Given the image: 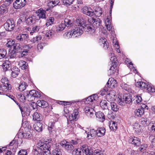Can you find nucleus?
I'll return each instance as SVG.
<instances>
[{
    "mask_svg": "<svg viewBox=\"0 0 155 155\" xmlns=\"http://www.w3.org/2000/svg\"><path fill=\"white\" fill-rule=\"evenodd\" d=\"M60 145L63 147L68 150H73L74 148L71 143L66 140L61 141L60 143Z\"/></svg>",
    "mask_w": 155,
    "mask_h": 155,
    "instance_id": "obj_9",
    "label": "nucleus"
},
{
    "mask_svg": "<svg viewBox=\"0 0 155 155\" xmlns=\"http://www.w3.org/2000/svg\"><path fill=\"white\" fill-rule=\"evenodd\" d=\"M33 120L35 121L40 120V118L39 114L37 112H35L33 115Z\"/></svg>",
    "mask_w": 155,
    "mask_h": 155,
    "instance_id": "obj_43",
    "label": "nucleus"
},
{
    "mask_svg": "<svg viewBox=\"0 0 155 155\" xmlns=\"http://www.w3.org/2000/svg\"><path fill=\"white\" fill-rule=\"evenodd\" d=\"M54 18L53 17H51L49 18L47 20L46 25L47 26H48L53 24L54 21Z\"/></svg>",
    "mask_w": 155,
    "mask_h": 155,
    "instance_id": "obj_41",
    "label": "nucleus"
},
{
    "mask_svg": "<svg viewBox=\"0 0 155 155\" xmlns=\"http://www.w3.org/2000/svg\"><path fill=\"white\" fill-rule=\"evenodd\" d=\"M21 47L22 48V50H24V51L28 50L31 48L32 46L30 44H21Z\"/></svg>",
    "mask_w": 155,
    "mask_h": 155,
    "instance_id": "obj_42",
    "label": "nucleus"
},
{
    "mask_svg": "<svg viewBox=\"0 0 155 155\" xmlns=\"http://www.w3.org/2000/svg\"><path fill=\"white\" fill-rule=\"evenodd\" d=\"M36 14L39 19H44L45 18L46 12L41 8L37 11Z\"/></svg>",
    "mask_w": 155,
    "mask_h": 155,
    "instance_id": "obj_16",
    "label": "nucleus"
},
{
    "mask_svg": "<svg viewBox=\"0 0 155 155\" xmlns=\"http://www.w3.org/2000/svg\"><path fill=\"white\" fill-rule=\"evenodd\" d=\"M78 112L77 110H74L72 114L73 116V118L74 119V120L76 121L77 120L78 116Z\"/></svg>",
    "mask_w": 155,
    "mask_h": 155,
    "instance_id": "obj_53",
    "label": "nucleus"
},
{
    "mask_svg": "<svg viewBox=\"0 0 155 155\" xmlns=\"http://www.w3.org/2000/svg\"><path fill=\"white\" fill-rule=\"evenodd\" d=\"M113 41L114 43L115 47L117 49V51L118 53H120V49H119L120 47L119 46L118 42L116 41V40H113Z\"/></svg>",
    "mask_w": 155,
    "mask_h": 155,
    "instance_id": "obj_59",
    "label": "nucleus"
},
{
    "mask_svg": "<svg viewBox=\"0 0 155 155\" xmlns=\"http://www.w3.org/2000/svg\"><path fill=\"white\" fill-rule=\"evenodd\" d=\"M51 145L49 143H45L40 141H39L37 144L38 147L42 152L43 150H48L50 151Z\"/></svg>",
    "mask_w": 155,
    "mask_h": 155,
    "instance_id": "obj_4",
    "label": "nucleus"
},
{
    "mask_svg": "<svg viewBox=\"0 0 155 155\" xmlns=\"http://www.w3.org/2000/svg\"><path fill=\"white\" fill-rule=\"evenodd\" d=\"M146 107H147V106L144 105L142 107L134 111L135 115L137 117H141L142 115L144 114V108H145Z\"/></svg>",
    "mask_w": 155,
    "mask_h": 155,
    "instance_id": "obj_17",
    "label": "nucleus"
},
{
    "mask_svg": "<svg viewBox=\"0 0 155 155\" xmlns=\"http://www.w3.org/2000/svg\"><path fill=\"white\" fill-rule=\"evenodd\" d=\"M140 122L142 124L146 126L147 125V119L145 118H142L140 120Z\"/></svg>",
    "mask_w": 155,
    "mask_h": 155,
    "instance_id": "obj_57",
    "label": "nucleus"
},
{
    "mask_svg": "<svg viewBox=\"0 0 155 155\" xmlns=\"http://www.w3.org/2000/svg\"><path fill=\"white\" fill-rule=\"evenodd\" d=\"M13 50L15 51L20 52L22 50V48L21 45L19 43H16L13 45Z\"/></svg>",
    "mask_w": 155,
    "mask_h": 155,
    "instance_id": "obj_36",
    "label": "nucleus"
},
{
    "mask_svg": "<svg viewBox=\"0 0 155 155\" xmlns=\"http://www.w3.org/2000/svg\"><path fill=\"white\" fill-rule=\"evenodd\" d=\"M64 37L67 39H68L70 38L73 37V35H72V33L71 32L68 31L66 32L64 34Z\"/></svg>",
    "mask_w": 155,
    "mask_h": 155,
    "instance_id": "obj_55",
    "label": "nucleus"
},
{
    "mask_svg": "<svg viewBox=\"0 0 155 155\" xmlns=\"http://www.w3.org/2000/svg\"><path fill=\"white\" fill-rule=\"evenodd\" d=\"M26 3V0H16L13 3V6L16 9H19L24 7Z\"/></svg>",
    "mask_w": 155,
    "mask_h": 155,
    "instance_id": "obj_6",
    "label": "nucleus"
},
{
    "mask_svg": "<svg viewBox=\"0 0 155 155\" xmlns=\"http://www.w3.org/2000/svg\"><path fill=\"white\" fill-rule=\"evenodd\" d=\"M7 6L4 4L0 6V14H2L4 13L7 12L8 8Z\"/></svg>",
    "mask_w": 155,
    "mask_h": 155,
    "instance_id": "obj_30",
    "label": "nucleus"
},
{
    "mask_svg": "<svg viewBox=\"0 0 155 155\" xmlns=\"http://www.w3.org/2000/svg\"><path fill=\"white\" fill-rule=\"evenodd\" d=\"M7 54V52L4 49L0 50V59L4 58Z\"/></svg>",
    "mask_w": 155,
    "mask_h": 155,
    "instance_id": "obj_51",
    "label": "nucleus"
},
{
    "mask_svg": "<svg viewBox=\"0 0 155 155\" xmlns=\"http://www.w3.org/2000/svg\"><path fill=\"white\" fill-rule=\"evenodd\" d=\"M2 66L5 71L9 70L11 68V63L9 61L6 60L3 64Z\"/></svg>",
    "mask_w": 155,
    "mask_h": 155,
    "instance_id": "obj_21",
    "label": "nucleus"
},
{
    "mask_svg": "<svg viewBox=\"0 0 155 155\" xmlns=\"http://www.w3.org/2000/svg\"><path fill=\"white\" fill-rule=\"evenodd\" d=\"M106 85L108 87L112 89L117 86L116 81L113 78H110L107 83Z\"/></svg>",
    "mask_w": 155,
    "mask_h": 155,
    "instance_id": "obj_13",
    "label": "nucleus"
},
{
    "mask_svg": "<svg viewBox=\"0 0 155 155\" xmlns=\"http://www.w3.org/2000/svg\"><path fill=\"white\" fill-rule=\"evenodd\" d=\"M28 86L27 84L24 81H21L19 86L18 89L19 91H24Z\"/></svg>",
    "mask_w": 155,
    "mask_h": 155,
    "instance_id": "obj_29",
    "label": "nucleus"
},
{
    "mask_svg": "<svg viewBox=\"0 0 155 155\" xmlns=\"http://www.w3.org/2000/svg\"><path fill=\"white\" fill-rule=\"evenodd\" d=\"M107 102L105 100H102L100 103V105L103 110H107L108 108L107 105Z\"/></svg>",
    "mask_w": 155,
    "mask_h": 155,
    "instance_id": "obj_35",
    "label": "nucleus"
},
{
    "mask_svg": "<svg viewBox=\"0 0 155 155\" xmlns=\"http://www.w3.org/2000/svg\"><path fill=\"white\" fill-rule=\"evenodd\" d=\"M59 1V0H52L48 3V5L50 8L53 7L58 4Z\"/></svg>",
    "mask_w": 155,
    "mask_h": 155,
    "instance_id": "obj_31",
    "label": "nucleus"
},
{
    "mask_svg": "<svg viewBox=\"0 0 155 155\" xmlns=\"http://www.w3.org/2000/svg\"><path fill=\"white\" fill-rule=\"evenodd\" d=\"M93 155H104L101 151L99 150H96L94 151L93 153Z\"/></svg>",
    "mask_w": 155,
    "mask_h": 155,
    "instance_id": "obj_64",
    "label": "nucleus"
},
{
    "mask_svg": "<svg viewBox=\"0 0 155 155\" xmlns=\"http://www.w3.org/2000/svg\"><path fill=\"white\" fill-rule=\"evenodd\" d=\"M45 127V125L42 123L37 122L36 124L34 125V128L35 130L38 132H41L42 130V129Z\"/></svg>",
    "mask_w": 155,
    "mask_h": 155,
    "instance_id": "obj_19",
    "label": "nucleus"
},
{
    "mask_svg": "<svg viewBox=\"0 0 155 155\" xmlns=\"http://www.w3.org/2000/svg\"><path fill=\"white\" fill-rule=\"evenodd\" d=\"M109 127L111 130H116L117 128V124L115 122L113 121L110 124Z\"/></svg>",
    "mask_w": 155,
    "mask_h": 155,
    "instance_id": "obj_45",
    "label": "nucleus"
},
{
    "mask_svg": "<svg viewBox=\"0 0 155 155\" xmlns=\"http://www.w3.org/2000/svg\"><path fill=\"white\" fill-rule=\"evenodd\" d=\"M99 42L100 45L103 46L104 49L105 50L107 49L109 46V43L107 41V40L105 38H100Z\"/></svg>",
    "mask_w": 155,
    "mask_h": 155,
    "instance_id": "obj_14",
    "label": "nucleus"
},
{
    "mask_svg": "<svg viewBox=\"0 0 155 155\" xmlns=\"http://www.w3.org/2000/svg\"><path fill=\"white\" fill-rule=\"evenodd\" d=\"M64 22V24L66 27H70L73 25V20L70 17H67L65 18Z\"/></svg>",
    "mask_w": 155,
    "mask_h": 155,
    "instance_id": "obj_18",
    "label": "nucleus"
},
{
    "mask_svg": "<svg viewBox=\"0 0 155 155\" xmlns=\"http://www.w3.org/2000/svg\"><path fill=\"white\" fill-rule=\"evenodd\" d=\"M16 70L12 71V76L14 78H16L18 75V73L19 72V70L18 68H15Z\"/></svg>",
    "mask_w": 155,
    "mask_h": 155,
    "instance_id": "obj_56",
    "label": "nucleus"
},
{
    "mask_svg": "<svg viewBox=\"0 0 155 155\" xmlns=\"http://www.w3.org/2000/svg\"><path fill=\"white\" fill-rule=\"evenodd\" d=\"M120 85L122 89L125 90H128L130 88V86L124 82H122L121 83Z\"/></svg>",
    "mask_w": 155,
    "mask_h": 155,
    "instance_id": "obj_49",
    "label": "nucleus"
},
{
    "mask_svg": "<svg viewBox=\"0 0 155 155\" xmlns=\"http://www.w3.org/2000/svg\"><path fill=\"white\" fill-rule=\"evenodd\" d=\"M90 20L91 23L93 25H89V26L92 27L94 30L95 29L93 26H94L95 27H98L100 26L101 24L100 20L99 18L96 20V19L93 18H91Z\"/></svg>",
    "mask_w": 155,
    "mask_h": 155,
    "instance_id": "obj_15",
    "label": "nucleus"
},
{
    "mask_svg": "<svg viewBox=\"0 0 155 155\" xmlns=\"http://www.w3.org/2000/svg\"><path fill=\"white\" fill-rule=\"evenodd\" d=\"M16 56V51L14 50H13L9 54V57L10 58H15Z\"/></svg>",
    "mask_w": 155,
    "mask_h": 155,
    "instance_id": "obj_50",
    "label": "nucleus"
},
{
    "mask_svg": "<svg viewBox=\"0 0 155 155\" xmlns=\"http://www.w3.org/2000/svg\"><path fill=\"white\" fill-rule=\"evenodd\" d=\"M116 93L114 91H111L107 96V98L110 101L114 100L115 99Z\"/></svg>",
    "mask_w": 155,
    "mask_h": 155,
    "instance_id": "obj_23",
    "label": "nucleus"
},
{
    "mask_svg": "<svg viewBox=\"0 0 155 155\" xmlns=\"http://www.w3.org/2000/svg\"><path fill=\"white\" fill-rule=\"evenodd\" d=\"M19 64L21 67V69L23 70H25L27 68V66H28L27 63L23 61H20Z\"/></svg>",
    "mask_w": 155,
    "mask_h": 155,
    "instance_id": "obj_39",
    "label": "nucleus"
},
{
    "mask_svg": "<svg viewBox=\"0 0 155 155\" xmlns=\"http://www.w3.org/2000/svg\"><path fill=\"white\" fill-rule=\"evenodd\" d=\"M106 130L104 127H99L96 131V135L98 137L104 136Z\"/></svg>",
    "mask_w": 155,
    "mask_h": 155,
    "instance_id": "obj_20",
    "label": "nucleus"
},
{
    "mask_svg": "<svg viewBox=\"0 0 155 155\" xmlns=\"http://www.w3.org/2000/svg\"><path fill=\"white\" fill-rule=\"evenodd\" d=\"M1 81L2 83L4 84H9V81L6 78H3L1 80Z\"/></svg>",
    "mask_w": 155,
    "mask_h": 155,
    "instance_id": "obj_60",
    "label": "nucleus"
},
{
    "mask_svg": "<svg viewBox=\"0 0 155 155\" xmlns=\"http://www.w3.org/2000/svg\"><path fill=\"white\" fill-rule=\"evenodd\" d=\"M33 153L34 155H41L42 152L41 150L37 147L36 148L33 150Z\"/></svg>",
    "mask_w": 155,
    "mask_h": 155,
    "instance_id": "obj_47",
    "label": "nucleus"
},
{
    "mask_svg": "<svg viewBox=\"0 0 155 155\" xmlns=\"http://www.w3.org/2000/svg\"><path fill=\"white\" fill-rule=\"evenodd\" d=\"M54 32L52 30H50L46 32L45 34V36L47 37V38H50L51 36L54 34Z\"/></svg>",
    "mask_w": 155,
    "mask_h": 155,
    "instance_id": "obj_54",
    "label": "nucleus"
},
{
    "mask_svg": "<svg viewBox=\"0 0 155 155\" xmlns=\"http://www.w3.org/2000/svg\"><path fill=\"white\" fill-rule=\"evenodd\" d=\"M80 19L77 20L76 26L71 31L73 38H74L78 36L81 35L83 32V29L86 32H89L90 33L93 34L95 32V30L92 27L88 25L82 24L80 21Z\"/></svg>",
    "mask_w": 155,
    "mask_h": 155,
    "instance_id": "obj_1",
    "label": "nucleus"
},
{
    "mask_svg": "<svg viewBox=\"0 0 155 155\" xmlns=\"http://www.w3.org/2000/svg\"><path fill=\"white\" fill-rule=\"evenodd\" d=\"M35 17L33 16L29 17L26 19V23L28 25H31L35 22Z\"/></svg>",
    "mask_w": 155,
    "mask_h": 155,
    "instance_id": "obj_38",
    "label": "nucleus"
},
{
    "mask_svg": "<svg viewBox=\"0 0 155 155\" xmlns=\"http://www.w3.org/2000/svg\"><path fill=\"white\" fill-rule=\"evenodd\" d=\"M82 151L86 155H93V151L91 147L86 145L82 146Z\"/></svg>",
    "mask_w": 155,
    "mask_h": 155,
    "instance_id": "obj_8",
    "label": "nucleus"
},
{
    "mask_svg": "<svg viewBox=\"0 0 155 155\" xmlns=\"http://www.w3.org/2000/svg\"><path fill=\"white\" fill-rule=\"evenodd\" d=\"M110 103L112 110L115 112H116L118 110L119 108L116 103L113 101L110 102Z\"/></svg>",
    "mask_w": 155,
    "mask_h": 155,
    "instance_id": "obj_32",
    "label": "nucleus"
},
{
    "mask_svg": "<svg viewBox=\"0 0 155 155\" xmlns=\"http://www.w3.org/2000/svg\"><path fill=\"white\" fill-rule=\"evenodd\" d=\"M93 96H91L86 98V101L87 102V103L89 104L90 102H93L94 100H93V97H92Z\"/></svg>",
    "mask_w": 155,
    "mask_h": 155,
    "instance_id": "obj_62",
    "label": "nucleus"
},
{
    "mask_svg": "<svg viewBox=\"0 0 155 155\" xmlns=\"http://www.w3.org/2000/svg\"><path fill=\"white\" fill-rule=\"evenodd\" d=\"M32 103H33L32 105L33 109L35 108L34 107V105H35V106L36 107V104L39 107L43 108L46 107L48 105V103L44 100H39L37 101L36 104L34 102H32Z\"/></svg>",
    "mask_w": 155,
    "mask_h": 155,
    "instance_id": "obj_10",
    "label": "nucleus"
},
{
    "mask_svg": "<svg viewBox=\"0 0 155 155\" xmlns=\"http://www.w3.org/2000/svg\"><path fill=\"white\" fill-rule=\"evenodd\" d=\"M129 142L135 146H139L141 144L140 140L135 137L130 138L129 140Z\"/></svg>",
    "mask_w": 155,
    "mask_h": 155,
    "instance_id": "obj_12",
    "label": "nucleus"
},
{
    "mask_svg": "<svg viewBox=\"0 0 155 155\" xmlns=\"http://www.w3.org/2000/svg\"><path fill=\"white\" fill-rule=\"evenodd\" d=\"M4 28L7 31H11L15 28V22L12 19L8 20L4 24Z\"/></svg>",
    "mask_w": 155,
    "mask_h": 155,
    "instance_id": "obj_3",
    "label": "nucleus"
},
{
    "mask_svg": "<svg viewBox=\"0 0 155 155\" xmlns=\"http://www.w3.org/2000/svg\"><path fill=\"white\" fill-rule=\"evenodd\" d=\"M23 137L25 138L29 139L31 137V134L30 132L28 131L26 133H21Z\"/></svg>",
    "mask_w": 155,
    "mask_h": 155,
    "instance_id": "obj_48",
    "label": "nucleus"
},
{
    "mask_svg": "<svg viewBox=\"0 0 155 155\" xmlns=\"http://www.w3.org/2000/svg\"><path fill=\"white\" fill-rule=\"evenodd\" d=\"M42 37L41 35H38L35 37L31 38L30 42L33 43H38L41 39Z\"/></svg>",
    "mask_w": 155,
    "mask_h": 155,
    "instance_id": "obj_27",
    "label": "nucleus"
},
{
    "mask_svg": "<svg viewBox=\"0 0 155 155\" xmlns=\"http://www.w3.org/2000/svg\"><path fill=\"white\" fill-rule=\"evenodd\" d=\"M17 97L19 101L22 102H24L26 99H27L26 96L25 94L24 93V94H18L17 95Z\"/></svg>",
    "mask_w": 155,
    "mask_h": 155,
    "instance_id": "obj_33",
    "label": "nucleus"
},
{
    "mask_svg": "<svg viewBox=\"0 0 155 155\" xmlns=\"http://www.w3.org/2000/svg\"><path fill=\"white\" fill-rule=\"evenodd\" d=\"M41 27L40 26H34L33 27L31 31L30 32V34L33 35L34 33L38 32L41 31Z\"/></svg>",
    "mask_w": 155,
    "mask_h": 155,
    "instance_id": "obj_25",
    "label": "nucleus"
},
{
    "mask_svg": "<svg viewBox=\"0 0 155 155\" xmlns=\"http://www.w3.org/2000/svg\"><path fill=\"white\" fill-rule=\"evenodd\" d=\"M109 56L110 57V60L112 62V64H116L117 59L116 57L114 56V54L113 53H110L109 54Z\"/></svg>",
    "mask_w": 155,
    "mask_h": 155,
    "instance_id": "obj_37",
    "label": "nucleus"
},
{
    "mask_svg": "<svg viewBox=\"0 0 155 155\" xmlns=\"http://www.w3.org/2000/svg\"><path fill=\"white\" fill-rule=\"evenodd\" d=\"M95 115L99 119V120L101 122H104L105 119V116L103 113L99 111L96 112Z\"/></svg>",
    "mask_w": 155,
    "mask_h": 155,
    "instance_id": "obj_22",
    "label": "nucleus"
},
{
    "mask_svg": "<svg viewBox=\"0 0 155 155\" xmlns=\"http://www.w3.org/2000/svg\"><path fill=\"white\" fill-rule=\"evenodd\" d=\"M28 35V34H20L17 36L16 39L21 44H25L27 42Z\"/></svg>",
    "mask_w": 155,
    "mask_h": 155,
    "instance_id": "obj_5",
    "label": "nucleus"
},
{
    "mask_svg": "<svg viewBox=\"0 0 155 155\" xmlns=\"http://www.w3.org/2000/svg\"><path fill=\"white\" fill-rule=\"evenodd\" d=\"M51 155H62L61 151L58 149H54L52 150Z\"/></svg>",
    "mask_w": 155,
    "mask_h": 155,
    "instance_id": "obj_46",
    "label": "nucleus"
},
{
    "mask_svg": "<svg viewBox=\"0 0 155 155\" xmlns=\"http://www.w3.org/2000/svg\"><path fill=\"white\" fill-rule=\"evenodd\" d=\"M27 152L25 150H20L18 153V155H27Z\"/></svg>",
    "mask_w": 155,
    "mask_h": 155,
    "instance_id": "obj_61",
    "label": "nucleus"
},
{
    "mask_svg": "<svg viewBox=\"0 0 155 155\" xmlns=\"http://www.w3.org/2000/svg\"><path fill=\"white\" fill-rule=\"evenodd\" d=\"M85 113L86 115L89 118H93L95 117V111L92 108L87 107L84 108Z\"/></svg>",
    "mask_w": 155,
    "mask_h": 155,
    "instance_id": "obj_7",
    "label": "nucleus"
},
{
    "mask_svg": "<svg viewBox=\"0 0 155 155\" xmlns=\"http://www.w3.org/2000/svg\"><path fill=\"white\" fill-rule=\"evenodd\" d=\"M66 26L64 24L61 23L59 25L58 27L57 28V32H59L63 30L65 28Z\"/></svg>",
    "mask_w": 155,
    "mask_h": 155,
    "instance_id": "obj_52",
    "label": "nucleus"
},
{
    "mask_svg": "<svg viewBox=\"0 0 155 155\" xmlns=\"http://www.w3.org/2000/svg\"><path fill=\"white\" fill-rule=\"evenodd\" d=\"M102 13V11L101 8L98 7L96 8L94 12V15L97 17H100Z\"/></svg>",
    "mask_w": 155,
    "mask_h": 155,
    "instance_id": "obj_34",
    "label": "nucleus"
},
{
    "mask_svg": "<svg viewBox=\"0 0 155 155\" xmlns=\"http://www.w3.org/2000/svg\"><path fill=\"white\" fill-rule=\"evenodd\" d=\"M96 135V130L94 129L91 130L87 134V137L88 139H92L94 138Z\"/></svg>",
    "mask_w": 155,
    "mask_h": 155,
    "instance_id": "obj_26",
    "label": "nucleus"
},
{
    "mask_svg": "<svg viewBox=\"0 0 155 155\" xmlns=\"http://www.w3.org/2000/svg\"><path fill=\"white\" fill-rule=\"evenodd\" d=\"M123 99L124 101H125L126 103H129L132 101V99L130 96L124 95L123 96Z\"/></svg>",
    "mask_w": 155,
    "mask_h": 155,
    "instance_id": "obj_44",
    "label": "nucleus"
},
{
    "mask_svg": "<svg viewBox=\"0 0 155 155\" xmlns=\"http://www.w3.org/2000/svg\"><path fill=\"white\" fill-rule=\"evenodd\" d=\"M24 94L26 96L27 100L29 101L33 102L35 101V98H40L41 96L40 92L35 90L25 91Z\"/></svg>",
    "mask_w": 155,
    "mask_h": 155,
    "instance_id": "obj_2",
    "label": "nucleus"
},
{
    "mask_svg": "<svg viewBox=\"0 0 155 155\" xmlns=\"http://www.w3.org/2000/svg\"><path fill=\"white\" fill-rule=\"evenodd\" d=\"M15 44V41L13 40H11L8 41L6 44V46L8 48H10L12 46L13 47V45Z\"/></svg>",
    "mask_w": 155,
    "mask_h": 155,
    "instance_id": "obj_58",
    "label": "nucleus"
},
{
    "mask_svg": "<svg viewBox=\"0 0 155 155\" xmlns=\"http://www.w3.org/2000/svg\"><path fill=\"white\" fill-rule=\"evenodd\" d=\"M82 12L83 13L90 17L94 15V12L90 8H88L87 7H83L82 9Z\"/></svg>",
    "mask_w": 155,
    "mask_h": 155,
    "instance_id": "obj_11",
    "label": "nucleus"
},
{
    "mask_svg": "<svg viewBox=\"0 0 155 155\" xmlns=\"http://www.w3.org/2000/svg\"><path fill=\"white\" fill-rule=\"evenodd\" d=\"M11 88L10 84L1 85L0 86V90L4 92H7L11 90Z\"/></svg>",
    "mask_w": 155,
    "mask_h": 155,
    "instance_id": "obj_24",
    "label": "nucleus"
},
{
    "mask_svg": "<svg viewBox=\"0 0 155 155\" xmlns=\"http://www.w3.org/2000/svg\"><path fill=\"white\" fill-rule=\"evenodd\" d=\"M72 154L73 155H84L83 152L80 149L74 150L72 152Z\"/></svg>",
    "mask_w": 155,
    "mask_h": 155,
    "instance_id": "obj_40",
    "label": "nucleus"
},
{
    "mask_svg": "<svg viewBox=\"0 0 155 155\" xmlns=\"http://www.w3.org/2000/svg\"><path fill=\"white\" fill-rule=\"evenodd\" d=\"M147 89L148 91L150 92H153L155 91V89L150 85H148Z\"/></svg>",
    "mask_w": 155,
    "mask_h": 155,
    "instance_id": "obj_63",
    "label": "nucleus"
},
{
    "mask_svg": "<svg viewBox=\"0 0 155 155\" xmlns=\"http://www.w3.org/2000/svg\"><path fill=\"white\" fill-rule=\"evenodd\" d=\"M117 69V65L116 64H113L110 67L108 71V73L110 74V75H112L116 72Z\"/></svg>",
    "mask_w": 155,
    "mask_h": 155,
    "instance_id": "obj_28",
    "label": "nucleus"
}]
</instances>
